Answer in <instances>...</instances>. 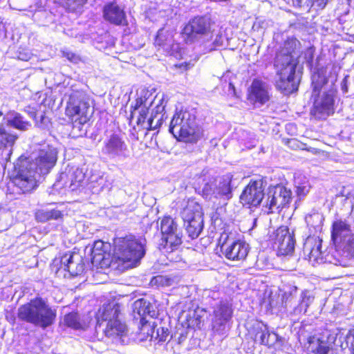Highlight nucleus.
Returning a JSON list of instances; mask_svg holds the SVG:
<instances>
[{"mask_svg": "<svg viewBox=\"0 0 354 354\" xmlns=\"http://www.w3.org/2000/svg\"><path fill=\"white\" fill-rule=\"evenodd\" d=\"M56 310L46 301L36 297L20 306L17 309V318L24 322L45 329L53 325L56 318Z\"/></svg>", "mask_w": 354, "mask_h": 354, "instance_id": "f257e3e1", "label": "nucleus"}, {"mask_svg": "<svg viewBox=\"0 0 354 354\" xmlns=\"http://www.w3.org/2000/svg\"><path fill=\"white\" fill-rule=\"evenodd\" d=\"M147 241L144 237L133 234L119 238L115 242V254L124 268H131L138 265L145 254Z\"/></svg>", "mask_w": 354, "mask_h": 354, "instance_id": "f03ea898", "label": "nucleus"}, {"mask_svg": "<svg viewBox=\"0 0 354 354\" xmlns=\"http://www.w3.org/2000/svg\"><path fill=\"white\" fill-rule=\"evenodd\" d=\"M313 92H318L313 104V114L318 119H326L334 113V98L331 93L326 91L321 93V89L327 83L326 71L319 68L311 77Z\"/></svg>", "mask_w": 354, "mask_h": 354, "instance_id": "7ed1b4c3", "label": "nucleus"}, {"mask_svg": "<svg viewBox=\"0 0 354 354\" xmlns=\"http://www.w3.org/2000/svg\"><path fill=\"white\" fill-rule=\"evenodd\" d=\"M169 130L175 138H178L186 142H196L200 136L194 114L186 110L175 113Z\"/></svg>", "mask_w": 354, "mask_h": 354, "instance_id": "20e7f679", "label": "nucleus"}, {"mask_svg": "<svg viewBox=\"0 0 354 354\" xmlns=\"http://www.w3.org/2000/svg\"><path fill=\"white\" fill-rule=\"evenodd\" d=\"M58 151L50 145H43L28 158L19 159L29 169L35 170L41 176L47 175L55 167L57 160Z\"/></svg>", "mask_w": 354, "mask_h": 354, "instance_id": "39448f33", "label": "nucleus"}, {"mask_svg": "<svg viewBox=\"0 0 354 354\" xmlns=\"http://www.w3.org/2000/svg\"><path fill=\"white\" fill-rule=\"evenodd\" d=\"M232 175L230 174L221 178L218 184L214 177L204 178L198 187V192L207 200L219 198L229 200L232 197Z\"/></svg>", "mask_w": 354, "mask_h": 354, "instance_id": "423d86ee", "label": "nucleus"}, {"mask_svg": "<svg viewBox=\"0 0 354 354\" xmlns=\"http://www.w3.org/2000/svg\"><path fill=\"white\" fill-rule=\"evenodd\" d=\"M16 175L10 183L13 186V190L17 194H26L35 189L38 185V181L41 176L35 170L29 169L20 159L15 166Z\"/></svg>", "mask_w": 354, "mask_h": 354, "instance_id": "0eeeda50", "label": "nucleus"}, {"mask_svg": "<svg viewBox=\"0 0 354 354\" xmlns=\"http://www.w3.org/2000/svg\"><path fill=\"white\" fill-rule=\"evenodd\" d=\"M184 227L192 239L197 238L203 229V214L201 206L196 202L189 201L181 212Z\"/></svg>", "mask_w": 354, "mask_h": 354, "instance_id": "6e6552de", "label": "nucleus"}, {"mask_svg": "<svg viewBox=\"0 0 354 354\" xmlns=\"http://www.w3.org/2000/svg\"><path fill=\"white\" fill-rule=\"evenodd\" d=\"M212 26V20L207 16H198L191 19L183 29L187 43L203 42L205 39H211Z\"/></svg>", "mask_w": 354, "mask_h": 354, "instance_id": "1a4fd4ad", "label": "nucleus"}, {"mask_svg": "<svg viewBox=\"0 0 354 354\" xmlns=\"http://www.w3.org/2000/svg\"><path fill=\"white\" fill-rule=\"evenodd\" d=\"M163 248L166 252L176 250L183 243V230L176 221L170 216L164 217L160 221Z\"/></svg>", "mask_w": 354, "mask_h": 354, "instance_id": "9d476101", "label": "nucleus"}, {"mask_svg": "<svg viewBox=\"0 0 354 354\" xmlns=\"http://www.w3.org/2000/svg\"><path fill=\"white\" fill-rule=\"evenodd\" d=\"M66 113L71 117L78 116L75 122L84 124L89 120L93 113L88 97L82 92H74L69 97Z\"/></svg>", "mask_w": 354, "mask_h": 354, "instance_id": "9b49d317", "label": "nucleus"}, {"mask_svg": "<svg viewBox=\"0 0 354 354\" xmlns=\"http://www.w3.org/2000/svg\"><path fill=\"white\" fill-rule=\"evenodd\" d=\"M291 191L282 185L270 188L263 207L267 214L279 211L291 201Z\"/></svg>", "mask_w": 354, "mask_h": 354, "instance_id": "f8f14e48", "label": "nucleus"}, {"mask_svg": "<svg viewBox=\"0 0 354 354\" xmlns=\"http://www.w3.org/2000/svg\"><path fill=\"white\" fill-rule=\"evenodd\" d=\"M102 153L110 159L123 160L130 156V151L124 140L118 134L111 135L104 141Z\"/></svg>", "mask_w": 354, "mask_h": 354, "instance_id": "ddd939ff", "label": "nucleus"}, {"mask_svg": "<svg viewBox=\"0 0 354 354\" xmlns=\"http://www.w3.org/2000/svg\"><path fill=\"white\" fill-rule=\"evenodd\" d=\"M232 310L225 302H221L214 307L212 318V328L218 335H225L229 329V322L232 318Z\"/></svg>", "mask_w": 354, "mask_h": 354, "instance_id": "4468645a", "label": "nucleus"}, {"mask_svg": "<svg viewBox=\"0 0 354 354\" xmlns=\"http://www.w3.org/2000/svg\"><path fill=\"white\" fill-rule=\"evenodd\" d=\"M263 191L262 180H250L240 196L241 203L249 207L258 206L263 198Z\"/></svg>", "mask_w": 354, "mask_h": 354, "instance_id": "2eb2a0df", "label": "nucleus"}, {"mask_svg": "<svg viewBox=\"0 0 354 354\" xmlns=\"http://www.w3.org/2000/svg\"><path fill=\"white\" fill-rule=\"evenodd\" d=\"M298 64L297 55L290 52L287 47L282 48L276 55L274 67L277 73H284L295 75V69Z\"/></svg>", "mask_w": 354, "mask_h": 354, "instance_id": "dca6fc26", "label": "nucleus"}, {"mask_svg": "<svg viewBox=\"0 0 354 354\" xmlns=\"http://www.w3.org/2000/svg\"><path fill=\"white\" fill-rule=\"evenodd\" d=\"M221 250L227 259L240 261L246 258L249 252V246L241 241H227L221 245Z\"/></svg>", "mask_w": 354, "mask_h": 354, "instance_id": "f3484780", "label": "nucleus"}, {"mask_svg": "<svg viewBox=\"0 0 354 354\" xmlns=\"http://www.w3.org/2000/svg\"><path fill=\"white\" fill-rule=\"evenodd\" d=\"M295 241L286 226H281L276 230L274 244L277 246L281 255H288L295 249Z\"/></svg>", "mask_w": 354, "mask_h": 354, "instance_id": "a211bd4d", "label": "nucleus"}, {"mask_svg": "<svg viewBox=\"0 0 354 354\" xmlns=\"http://www.w3.org/2000/svg\"><path fill=\"white\" fill-rule=\"evenodd\" d=\"M311 352L314 354H330L333 341L330 332L323 330L311 335Z\"/></svg>", "mask_w": 354, "mask_h": 354, "instance_id": "6ab92c4d", "label": "nucleus"}, {"mask_svg": "<svg viewBox=\"0 0 354 354\" xmlns=\"http://www.w3.org/2000/svg\"><path fill=\"white\" fill-rule=\"evenodd\" d=\"M61 267L71 275L77 276L84 270V263L82 257L77 254H66L61 259Z\"/></svg>", "mask_w": 354, "mask_h": 354, "instance_id": "aec40b11", "label": "nucleus"}, {"mask_svg": "<svg viewBox=\"0 0 354 354\" xmlns=\"http://www.w3.org/2000/svg\"><path fill=\"white\" fill-rule=\"evenodd\" d=\"M103 16L105 20L115 25H125L127 24L123 9L115 3H109L104 6Z\"/></svg>", "mask_w": 354, "mask_h": 354, "instance_id": "412c9836", "label": "nucleus"}, {"mask_svg": "<svg viewBox=\"0 0 354 354\" xmlns=\"http://www.w3.org/2000/svg\"><path fill=\"white\" fill-rule=\"evenodd\" d=\"M120 315V306L118 303L112 302L104 304L96 315L97 324L101 326L104 322H111V321L119 319Z\"/></svg>", "mask_w": 354, "mask_h": 354, "instance_id": "4be33fe9", "label": "nucleus"}, {"mask_svg": "<svg viewBox=\"0 0 354 354\" xmlns=\"http://www.w3.org/2000/svg\"><path fill=\"white\" fill-rule=\"evenodd\" d=\"M268 86L259 80H254L250 90V100L255 103L263 104L269 100Z\"/></svg>", "mask_w": 354, "mask_h": 354, "instance_id": "5701e85b", "label": "nucleus"}, {"mask_svg": "<svg viewBox=\"0 0 354 354\" xmlns=\"http://www.w3.org/2000/svg\"><path fill=\"white\" fill-rule=\"evenodd\" d=\"M353 234L354 233L352 232L350 225L346 221L338 220L333 222L331 230V239L336 247L338 246L343 240L347 239V238Z\"/></svg>", "mask_w": 354, "mask_h": 354, "instance_id": "b1692460", "label": "nucleus"}, {"mask_svg": "<svg viewBox=\"0 0 354 354\" xmlns=\"http://www.w3.org/2000/svg\"><path fill=\"white\" fill-rule=\"evenodd\" d=\"M276 87L285 95H289L297 90L299 81L295 75H290L280 72L277 73Z\"/></svg>", "mask_w": 354, "mask_h": 354, "instance_id": "393cba45", "label": "nucleus"}, {"mask_svg": "<svg viewBox=\"0 0 354 354\" xmlns=\"http://www.w3.org/2000/svg\"><path fill=\"white\" fill-rule=\"evenodd\" d=\"M132 312L134 319H139L140 322L141 318L147 319V315L153 318L156 315L153 306L145 299H140L134 301L132 306Z\"/></svg>", "mask_w": 354, "mask_h": 354, "instance_id": "a878e982", "label": "nucleus"}, {"mask_svg": "<svg viewBox=\"0 0 354 354\" xmlns=\"http://www.w3.org/2000/svg\"><path fill=\"white\" fill-rule=\"evenodd\" d=\"M154 44L156 46L162 48L167 53L170 54L175 50V46H177V44H174L171 33L164 28L158 30Z\"/></svg>", "mask_w": 354, "mask_h": 354, "instance_id": "bb28decb", "label": "nucleus"}, {"mask_svg": "<svg viewBox=\"0 0 354 354\" xmlns=\"http://www.w3.org/2000/svg\"><path fill=\"white\" fill-rule=\"evenodd\" d=\"M104 332L108 337L113 339L120 337V339H122L127 334V327L119 318L114 321H111V322H107Z\"/></svg>", "mask_w": 354, "mask_h": 354, "instance_id": "cd10ccee", "label": "nucleus"}, {"mask_svg": "<svg viewBox=\"0 0 354 354\" xmlns=\"http://www.w3.org/2000/svg\"><path fill=\"white\" fill-rule=\"evenodd\" d=\"M6 124L8 126L20 131H27L31 127L30 122L26 120L19 113L11 112L6 115Z\"/></svg>", "mask_w": 354, "mask_h": 354, "instance_id": "c85d7f7f", "label": "nucleus"}, {"mask_svg": "<svg viewBox=\"0 0 354 354\" xmlns=\"http://www.w3.org/2000/svg\"><path fill=\"white\" fill-rule=\"evenodd\" d=\"M257 332L255 334V341H259L260 344L263 345H272L277 339V334L272 333L273 339H271V334L270 333L266 325L263 324H258L257 327Z\"/></svg>", "mask_w": 354, "mask_h": 354, "instance_id": "c756f323", "label": "nucleus"}, {"mask_svg": "<svg viewBox=\"0 0 354 354\" xmlns=\"http://www.w3.org/2000/svg\"><path fill=\"white\" fill-rule=\"evenodd\" d=\"M138 338L140 341H145L149 338L150 341L153 339L155 337V326L154 322L141 318L140 322Z\"/></svg>", "mask_w": 354, "mask_h": 354, "instance_id": "7c9ffc66", "label": "nucleus"}, {"mask_svg": "<svg viewBox=\"0 0 354 354\" xmlns=\"http://www.w3.org/2000/svg\"><path fill=\"white\" fill-rule=\"evenodd\" d=\"M337 250L340 254L348 260L354 259V234L343 240L342 243L337 246Z\"/></svg>", "mask_w": 354, "mask_h": 354, "instance_id": "2f4dec72", "label": "nucleus"}, {"mask_svg": "<svg viewBox=\"0 0 354 354\" xmlns=\"http://www.w3.org/2000/svg\"><path fill=\"white\" fill-rule=\"evenodd\" d=\"M62 216V213L56 209H42L35 212V219L41 223H45L50 220H57L61 218Z\"/></svg>", "mask_w": 354, "mask_h": 354, "instance_id": "473e14b6", "label": "nucleus"}, {"mask_svg": "<svg viewBox=\"0 0 354 354\" xmlns=\"http://www.w3.org/2000/svg\"><path fill=\"white\" fill-rule=\"evenodd\" d=\"M149 109L142 108L138 111L139 115L137 119V124L140 126L142 129H153V122H154L156 116L153 115V110L152 111L151 116L147 118Z\"/></svg>", "mask_w": 354, "mask_h": 354, "instance_id": "72a5a7b5", "label": "nucleus"}, {"mask_svg": "<svg viewBox=\"0 0 354 354\" xmlns=\"http://www.w3.org/2000/svg\"><path fill=\"white\" fill-rule=\"evenodd\" d=\"M155 100H158V103L155 105V113H153V115H156V118L153 122V129H146L147 130H155L158 128L162 124V115L158 116V114H160L165 111V107L166 105V102H165L164 95H162L160 97L158 95L155 97Z\"/></svg>", "mask_w": 354, "mask_h": 354, "instance_id": "f704fd0d", "label": "nucleus"}, {"mask_svg": "<svg viewBox=\"0 0 354 354\" xmlns=\"http://www.w3.org/2000/svg\"><path fill=\"white\" fill-rule=\"evenodd\" d=\"M17 138V134L10 133L4 127L0 126V147H12Z\"/></svg>", "mask_w": 354, "mask_h": 354, "instance_id": "c9c22d12", "label": "nucleus"}, {"mask_svg": "<svg viewBox=\"0 0 354 354\" xmlns=\"http://www.w3.org/2000/svg\"><path fill=\"white\" fill-rule=\"evenodd\" d=\"M223 37L221 35H216L215 39L212 42L209 41V39H205L203 42L204 44V50L205 52H210L215 50L217 47L222 46L223 44Z\"/></svg>", "mask_w": 354, "mask_h": 354, "instance_id": "e433bc0d", "label": "nucleus"}, {"mask_svg": "<svg viewBox=\"0 0 354 354\" xmlns=\"http://www.w3.org/2000/svg\"><path fill=\"white\" fill-rule=\"evenodd\" d=\"M30 116L35 120V125L37 127L42 129L48 128L50 119L44 114L41 113L39 115H38V113L35 112H30Z\"/></svg>", "mask_w": 354, "mask_h": 354, "instance_id": "4c0bfd02", "label": "nucleus"}, {"mask_svg": "<svg viewBox=\"0 0 354 354\" xmlns=\"http://www.w3.org/2000/svg\"><path fill=\"white\" fill-rule=\"evenodd\" d=\"M65 324L74 329H78L81 327L77 313H69L64 317Z\"/></svg>", "mask_w": 354, "mask_h": 354, "instance_id": "58836bf2", "label": "nucleus"}, {"mask_svg": "<svg viewBox=\"0 0 354 354\" xmlns=\"http://www.w3.org/2000/svg\"><path fill=\"white\" fill-rule=\"evenodd\" d=\"M158 103V100H153V102H148V99L145 97H138L136 100V104L134 106V110L132 113L133 114H135L136 111L140 110L142 108L144 109H148V106H151L154 104Z\"/></svg>", "mask_w": 354, "mask_h": 354, "instance_id": "ea45409f", "label": "nucleus"}, {"mask_svg": "<svg viewBox=\"0 0 354 354\" xmlns=\"http://www.w3.org/2000/svg\"><path fill=\"white\" fill-rule=\"evenodd\" d=\"M104 245V242L101 240L94 242L93 247L91 249V255L93 259L97 261H100L103 259V253L102 248Z\"/></svg>", "mask_w": 354, "mask_h": 354, "instance_id": "a19ab883", "label": "nucleus"}, {"mask_svg": "<svg viewBox=\"0 0 354 354\" xmlns=\"http://www.w3.org/2000/svg\"><path fill=\"white\" fill-rule=\"evenodd\" d=\"M169 334V332L167 328L161 327L157 328L155 331V337H153V339L158 340V342H165L167 340Z\"/></svg>", "mask_w": 354, "mask_h": 354, "instance_id": "79ce46f5", "label": "nucleus"}, {"mask_svg": "<svg viewBox=\"0 0 354 354\" xmlns=\"http://www.w3.org/2000/svg\"><path fill=\"white\" fill-rule=\"evenodd\" d=\"M298 339L301 344H310V333L305 329V326L299 328L298 332Z\"/></svg>", "mask_w": 354, "mask_h": 354, "instance_id": "37998d69", "label": "nucleus"}, {"mask_svg": "<svg viewBox=\"0 0 354 354\" xmlns=\"http://www.w3.org/2000/svg\"><path fill=\"white\" fill-rule=\"evenodd\" d=\"M64 6L66 8L71 10L74 11L79 7L83 6L82 0H64Z\"/></svg>", "mask_w": 354, "mask_h": 354, "instance_id": "c03bdc74", "label": "nucleus"}, {"mask_svg": "<svg viewBox=\"0 0 354 354\" xmlns=\"http://www.w3.org/2000/svg\"><path fill=\"white\" fill-rule=\"evenodd\" d=\"M328 0H311V8H313L316 11L323 10Z\"/></svg>", "mask_w": 354, "mask_h": 354, "instance_id": "a18cd8bd", "label": "nucleus"}, {"mask_svg": "<svg viewBox=\"0 0 354 354\" xmlns=\"http://www.w3.org/2000/svg\"><path fill=\"white\" fill-rule=\"evenodd\" d=\"M18 59L22 61H28L31 58V53L29 52H19Z\"/></svg>", "mask_w": 354, "mask_h": 354, "instance_id": "49530a36", "label": "nucleus"}, {"mask_svg": "<svg viewBox=\"0 0 354 354\" xmlns=\"http://www.w3.org/2000/svg\"><path fill=\"white\" fill-rule=\"evenodd\" d=\"M310 190V187H307L303 185H299L297 186V193L299 195H306Z\"/></svg>", "mask_w": 354, "mask_h": 354, "instance_id": "de8ad7c7", "label": "nucleus"}, {"mask_svg": "<svg viewBox=\"0 0 354 354\" xmlns=\"http://www.w3.org/2000/svg\"><path fill=\"white\" fill-rule=\"evenodd\" d=\"M296 5L299 7H302L304 6H308V3L310 0H296Z\"/></svg>", "mask_w": 354, "mask_h": 354, "instance_id": "09e8293b", "label": "nucleus"}, {"mask_svg": "<svg viewBox=\"0 0 354 354\" xmlns=\"http://www.w3.org/2000/svg\"><path fill=\"white\" fill-rule=\"evenodd\" d=\"M64 56L71 62H76L77 57L72 53H66Z\"/></svg>", "mask_w": 354, "mask_h": 354, "instance_id": "8fccbe9b", "label": "nucleus"}, {"mask_svg": "<svg viewBox=\"0 0 354 354\" xmlns=\"http://www.w3.org/2000/svg\"><path fill=\"white\" fill-rule=\"evenodd\" d=\"M314 262L316 263H323V258L322 257H316L315 259H314Z\"/></svg>", "mask_w": 354, "mask_h": 354, "instance_id": "3c124183", "label": "nucleus"}, {"mask_svg": "<svg viewBox=\"0 0 354 354\" xmlns=\"http://www.w3.org/2000/svg\"><path fill=\"white\" fill-rule=\"evenodd\" d=\"M319 247L316 250L311 249L310 253H311V257L315 256V254L319 253Z\"/></svg>", "mask_w": 354, "mask_h": 354, "instance_id": "603ef678", "label": "nucleus"}, {"mask_svg": "<svg viewBox=\"0 0 354 354\" xmlns=\"http://www.w3.org/2000/svg\"><path fill=\"white\" fill-rule=\"evenodd\" d=\"M346 79H347V77H346L344 80H343V82H342V84H344L342 85V90L344 91L345 92L347 91V87L346 86Z\"/></svg>", "mask_w": 354, "mask_h": 354, "instance_id": "864d4df0", "label": "nucleus"}, {"mask_svg": "<svg viewBox=\"0 0 354 354\" xmlns=\"http://www.w3.org/2000/svg\"><path fill=\"white\" fill-rule=\"evenodd\" d=\"M211 1L215 2V3H228L230 1V0H210Z\"/></svg>", "mask_w": 354, "mask_h": 354, "instance_id": "5fc2aeb1", "label": "nucleus"}, {"mask_svg": "<svg viewBox=\"0 0 354 354\" xmlns=\"http://www.w3.org/2000/svg\"><path fill=\"white\" fill-rule=\"evenodd\" d=\"M155 280L156 282L162 283L163 281V277L162 276H158L155 277Z\"/></svg>", "mask_w": 354, "mask_h": 354, "instance_id": "6e6d98bb", "label": "nucleus"}, {"mask_svg": "<svg viewBox=\"0 0 354 354\" xmlns=\"http://www.w3.org/2000/svg\"><path fill=\"white\" fill-rule=\"evenodd\" d=\"M351 348L352 349L354 354V336L352 337V340L351 342Z\"/></svg>", "mask_w": 354, "mask_h": 354, "instance_id": "4d7b16f0", "label": "nucleus"}, {"mask_svg": "<svg viewBox=\"0 0 354 354\" xmlns=\"http://www.w3.org/2000/svg\"><path fill=\"white\" fill-rule=\"evenodd\" d=\"M311 217H313V218H320L321 220L323 219L322 216H319L318 214H314L313 215H311Z\"/></svg>", "mask_w": 354, "mask_h": 354, "instance_id": "13d9d810", "label": "nucleus"}, {"mask_svg": "<svg viewBox=\"0 0 354 354\" xmlns=\"http://www.w3.org/2000/svg\"><path fill=\"white\" fill-rule=\"evenodd\" d=\"M306 65L310 66V61H308V60L306 61Z\"/></svg>", "mask_w": 354, "mask_h": 354, "instance_id": "bf43d9fd", "label": "nucleus"}, {"mask_svg": "<svg viewBox=\"0 0 354 354\" xmlns=\"http://www.w3.org/2000/svg\"><path fill=\"white\" fill-rule=\"evenodd\" d=\"M309 238H310V236H308L306 237V241H308V239ZM304 244L306 245V242H305V243H304Z\"/></svg>", "mask_w": 354, "mask_h": 354, "instance_id": "052dcab7", "label": "nucleus"}, {"mask_svg": "<svg viewBox=\"0 0 354 354\" xmlns=\"http://www.w3.org/2000/svg\"><path fill=\"white\" fill-rule=\"evenodd\" d=\"M340 265L342 266H346V263H341Z\"/></svg>", "mask_w": 354, "mask_h": 354, "instance_id": "680f3d73", "label": "nucleus"}, {"mask_svg": "<svg viewBox=\"0 0 354 354\" xmlns=\"http://www.w3.org/2000/svg\"><path fill=\"white\" fill-rule=\"evenodd\" d=\"M87 0H82L83 4H84L86 2Z\"/></svg>", "mask_w": 354, "mask_h": 354, "instance_id": "e2e57ef3", "label": "nucleus"}]
</instances>
